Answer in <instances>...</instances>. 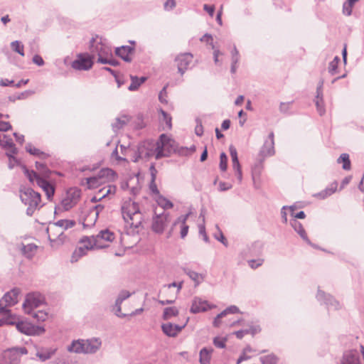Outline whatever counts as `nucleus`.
<instances>
[{
    "instance_id": "38",
    "label": "nucleus",
    "mask_w": 364,
    "mask_h": 364,
    "mask_svg": "<svg viewBox=\"0 0 364 364\" xmlns=\"http://www.w3.org/2000/svg\"><path fill=\"white\" fill-rule=\"evenodd\" d=\"M55 225L58 227L62 228L64 230L73 228L75 225V222L73 220H59Z\"/></svg>"
},
{
    "instance_id": "37",
    "label": "nucleus",
    "mask_w": 364,
    "mask_h": 364,
    "mask_svg": "<svg viewBox=\"0 0 364 364\" xmlns=\"http://www.w3.org/2000/svg\"><path fill=\"white\" fill-rule=\"evenodd\" d=\"M337 162L338 164L343 163L342 167L344 170L350 169V161L349 159V155L348 154H342L338 159Z\"/></svg>"
},
{
    "instance_id": "23",
    "label": "nucleus",
    "mask_w": 364,
    "mask_h": 364,
    "mask_svg": "<svg viewBox=\"0 0 364 364\" xmlns=\"http://www.w3.org/2000/svg\"><path fill=\"white\" fill-rule=\"evenodd\" d=\"M36 183L38 186L41 187L46 193L47 198L49 200H51L55 193L54 186L51 185L48 181L42 178H38Z\"/></svg>"
},
{
    "instance_id": "56",
    "label": "nucleus",
    "mask_w": 364,
    "mask_h": 364,
    "mask_svg": "<svg viewBox=\"0 0 364 364\" xmlns=\"http://www.w3.org/2000/svg\"><path fill=\"white\" fill-rule=\"evenodd\" d=\"M225 342H226V339L225 338H219V337H215L213 339V344L217 348H224L225 347Z\"/></svg>"
},
{
    "instance_id": "48",
    "label": "nucleus",
    "mask_w": 364,
    "mask_h": 364,
    "mask_svg": "<svg viewBox=\"0 0 364 364\" xmlns=\"http://www.w3.org/2000/svg\"><path fill=\"white\" fill-rule=\"evenodd\" d=\"M97 63L101 64H109L112 66H117L119 65L118 61L112 58V55L106 56L105 58H97Z\"/></svg>"
},
{
    "instance_id": "10",
    "label": "nucleus",
    "mask_w": 364,
    "mask_h": 364,
    "mask_svg": "<svg viewBox=\"0 0 364 364\" xmlns=\"http://www.w3.org/2000/svg\"><path fill=\"white\" fill-rule=\"evenodd\" d=\"M93 56L87 53H80L77 58L73 61L71 66L77 70H89L93 65Z\"/></svg>"
},
{
    "instance_id": "60",
    "label": "nucleus",
    "mask_w": 364,
    "mask_h": 364,
    "mask_svg": "<svg viewBox=\"0 0 364 364\" xmlns=\"http://www.w3.org/2000/svg\"><path fill=\"white\" fill-rule=\"evenodd\" d=\"M25 173L30 181L33 182L34 179L37 182V178H41L34 171H29L28 169H25Z\"/></svg>"
},
{
    "instance_id": "8",
    "label": "nucleus",
    "mask_w": 364,
    "mask_h": 364,
    "mask_svg": "<svg viewBox=\"0 0 364 364\" xmlns=\"http://www.w3.org/2000/svg\"><path fill=\"white\" fill-rule=\"evenodd\" d=\"M157 143L152 140H147L141 142L137 149V158L134 161H137L139 159H149L151 156H157Z\"/></svg>"
},
{
    "instance_id": "46",
    "label": "nucleus",
    "mask_w": 364,
    "mask_h": 364,
    "mask_svg": "<svg viewBox=\"0 0 364 364\" xmlns=\"http://www.w3.org/2000/svg\"><path fill=\"white\" fill-rule=\"evenodd\" d=\"M31 315H32L37 321H44L48 318V313L44 311H34V310H33Z\"/></svg>"
},
{
    "instance_id": "40",
    "label": "nucleus",
    "mask_w": 364,
    "mask_h": 364,
    "mask_svg": "<svg viewBox=\"0 0 364 364\" xmlns=\"http://www.w3.org/2000/svg\"><path fill=\"white\" fill-rule=\"evenodd\" d=\"M260 361L262 364H277L278 358L274 354H269L260 357Z\"/></svg>"
},
{
    "instance_id": "47",
    "label": "nucleus",
    "mask_w": 364,
    "mask_h": 364,
    "mask_svg": "<svg viewBox=\"0 0 364 364\" xmlns=\"http://www.w3.org/2000/svg\"><path fill=\"white\" fill-rule=\"evenodd\" d=\"M339 60H340L339 57L336 56L333 58V60L330 62L329 65H328V72L331 75H333L336 73Z\"/></svg>"
},
{
    "instance_id": "24",
    "label": "nucleus",
    "mask_w": 364,
    "mask_h": 364,
    "mask_svg": "<svg viewBox=\"0 0 364 364\" xmlns=\"http://www.w3.org/2000/svg\"><path fill=\"white\" fill-rule=\"evenodd\" d=\"M290 224L294 230L299 235V236L309 245L315 247L309 240L307 234L303 228L301 223L297 221L296 219H292L290 221Z\"/></svg>"
},
{
    "instance_id": "51",
    "label": "nucleus",
    "mask_w": 364,
    "mask_h": 364,
    "mask_svg": "<svg viewBox=\"0 0 364 364\" xmlns=\"http://www.w3.org/2000/svg\"><path fill=\"white\" fill-rule=\"evenodd\" d=\"M220 169L222 171H225L228 168V156L225 153L222 152L220 155Z\"/></svg>"
},
{
    "instance_id": "39",
    "label": "nucleus",
    "mask_w": 364,
    "mask_h": 364,
    "mask_svg": "<svg viewBox=\"0 0 364 364\" xmlns=\"http://www.w3.org/2000/svg\"><path fill=\"white\" fill-rule=\"evenodd\" d=\"M87 250H89V249H87L83 245L78 247L73 254L72 262L77 261L78 258L86 255Z\"/></svg>"
},
{
    "instance_id": "7",
    "label": "nucleus",
    "mask_w": 364,
    "mask_h": 364,
    "mask_svg": "<svg viewBox=\"0 0 364 364\" xmlns=\"http://www.w3.org/2000/svg\"><path fill=\"white\" fill-rule=\"evenodd\" d=\"M45 302L44 296L39 292L28 293L23 304V309L27 314H32L34 309L38 308Z\"/></svg>"
},
{
    "instance_id": "29",
    "label": "nucleus",
    "mask_w": 364,
    "mask_h": 364,
    "mask_svg": "<svg viewBox=\"0 0 364 364\" xmlns=\"http://www.w3.org/2000/svg\"><path fill=\"white\" fill-rule=\"evenodd\" d=\"M129 119L130 118L127 115H122L116 118L115 122L112 124L114 132H117L123 128L129 122Z\"/></svg>"
},
{
    "instance_id": "18",
    "label": "nucleus",
    "mask_w": 364,
    "mask_h": 364,
    "mask_svg": "<svg viewBox=\"0 0 364 364\" xmlns=\"http://www.w3.org/2000/svg\"><path fill=\"white\" fill-rule=\"evenodd\" d=\"M85 344L84 350L85 354H94L97 353L102 346V341L99 338H92L90 339H83Z\"/></svg>"
},
{
    "instance_id": "52",
    "label": "nucleus",
    "mask_w": 364,
    "mask_h": 364,
    "mask_svg": "<svg viewBox=\"0 0 364 364\" xmlns=\"http://www.w3.org/2000/svg\"><path fill=\"white\" fill-rule=\"evenodd\" d=\"M240 309L237 306L232 305L228 308H226L225 310H223L220 313V316H226L228 314H237L240 313Z\"/></svg>"
},
{
    "instance_id": "50",
    "label": "nucleus",
    "mask_w": 364,
    "mask_h": 364,
    "mask_svg": "<svg viewBox=\"0 0 364 364\" xmlns=\"http://www.w3.org/2000/svg\"><path fill=\"white\" fill-rule=\"evenodd\" d=\"M287 209H289V211H290V213L291 215H294V207L293 205L291 206H283L282 210H281V215H282V221L284 223H287V211L286 210Z\"/></svg>"
},
{
    "instance_id": "62",
    "label": "nucleus",
    "mask_w": 364,
    "mask_h": 364,
    "mask_svg": "<svg viewBox=\"0 0 364 364\" xmlns=\"http://www.w3.org/2000/svg\"><path fill=\"white\" fill-rule=\"evenodd\" d=\"M105 209V205L102 204L96 205L92 208H90L89 210L91 212H94V214H95L96 216H99V214L103 211Z\"/></svg>"
},
{
    "instance_id": "12",
    "label": "nucleus",
    "mask_w": 364,
    "mask_h": 364,
    "mask_svg": "<svg viewBox=\"0 0 364 364\" xmlns=\"http://www.w3.org/2000/svg\"><path fill=\"white\" fill-rule=\"evenodd\" d=\"M316 299L318 301L323 302L328 311L337 310L341 308V304L337 300L320 289L318 290Z\"/></svg>"
},
{
    "instance_id": "53",
    "label": "nucleus",
    "mask_w": 364,
    "mask_h": 364,
    "mask_svg": "<svg viewBox=\"0 0 364 364\" xmlns=\"http://www.w3.org/2000/svg\"><path fill=\"white\" fill-rule=\"evenodd\" d=\"M332 194V191L329 190V188L327 187L322 191L315 194L314 196L318 198L319 199H325L327 197L331 196Z\"/></svg>"
},
{
    "instance_id": "31",
    "label": "nucleus",
    "mask_w": 364,
    "mask_h": 364,
    "mask_svg": "<svg viewBox=\"0 0 364 364\" xmlns=\"http://www.w3.org/2000/svg\"><path fill=\"white\" fill-rule=\"evenodd\" d=\"M4 314L5 316L0 319V326H3L4 325H12L16 326L17 322L20 321L19 318L11 315L10 311Z\"/></svg>"
},
{
    "instance_id": "45",
    "label": "nucleus",
    "mask_w": 364,
    "mask_h": 364,
    "mask_svg": "<svg viewBox=\"0 0 364 364\" xmlns=\"http://www.w3.org/2000/svg\"><path fill=\"white\" fill-rule=\"evenodd\" d=\"M293 104V101L287 102H281L279 105V112L284 114H291V105Z\"/></svg>"
},
{
    "instance_id": "3",
    "label": "nucleus",
    "mask_w": 364,
    "mask_h": 364,
    "mask_svg": "<svg viewBox=\"0 0 364 364\" xmlns=\"http://www.w3.org/2000/svg\"><path fill=\"white\" fill-rule=\"evenodd\" d=\"M90 55H96L98 58H105L106 56H112V48L105 39L96 35L93 36L89 42Z\"/></svg>"
},
{
    "instance_id": "9",
    "label": "nucleus",
    "mask_w": 364,
    "mask_h": 364,
    "mask_svg": "<svg viewBox=\"0 0 364 364\" xmlns=\"http://www.w3.org/2000/svg\"><path fill=\"white\" fill-rule=\"evenodd\" d=\"M19 293L20 290L14 288L4 294L0 299V313L7 314L10 311L8 308L17 304Z\"/></svg>"
},
{
    "instance_id": "6",
    "label": "nucleus",
    "mask_w": 364,
    "mask_h": 364,
    "mask_svg": "<svg viewBox=\"0 0 364 364\" xmlns=\"http://www.w3.org/2000/svg\"><path fill=\"white\" fill-rule=\"evenodd\" d=\"M81 197V191L77 188L68 189L60 201V207L68 211L75 206Z\"/></svg>"
},
{
    "instance_id": "1",
    "label": "nucleus",
    "mask_w": 364,
    "mask_h": 364,
    "mask_svg": "<svg viewBox=\"0 0 364 364\" xmlns=\"http://www.w3.org/2000/svg\"><path fill=\"white\" fill-rule=\"evenodd\" d=\"M121 209L123 219L127 225L136 229L141 225L143 215L138 203L129 199L123 203Z\"/></svg>"
},
{
    "instance_id": "4",
    "label": "nucleus",
    "mask_w": 364,
    "mask_h": 364,
    "mask_svg": "<svg viewBox=\"0 0 364 364\" xmlns=\"http://www.w3.org/2000/svg\"><path fill=\"white\" fill-rule=\"evenodd\" d=\"M27 353L28 350L23 346L8 348L0 354V364H19L21 355Z\"/></svg>"
},
{
    "instance_id": "20",
    "label": "nucleus",
    "mask_w": 364,
    "mask_h": 364,
    "mask_svg": "<svg viewBox=\"0 0 364 364\" xmlns=\"http://www.w3.org/2000/svg\"><path fill=\"white\" fill-rule=\"evenodd\" d=\"M134 47L122 46L115 49V54L125 62L130 63L132 60L130 55L134 53Z\"/></svg>"
},
{
    "instance_id": "49",
    "label": "nucleus",
    "mask_w": 364,
    "mask_h": 364,
    "mask_svg": "<svg viewBox=\"0 0 364 364\" xmlns=\"http://www.w3.org/2000/svg\"><path fill=\"white\" fill-rule=\"evenodd\" d=\"M99 175H100V177L106 176L108 179H110V180H113L116 176L115 172L110 168L102 169L100 171Z\"/></svg>"
},
{
    "instance_id": "30",
    "label": "nucleus",
    "mask_w": 364,
    "mask_h": 364,
    "mask_svg": "<svg viewBox=\"0 0 364 364\" xmlns=\"http://www.w3.org/2000/svg\"><path fill=\"white\" fill-rule=\"evenodd\" d=\"M0 144L4 149H9L13 154H16L17 151L14 147L12 139L6 135L4 134L3 136H0Z\"/></svg>"
},
{
    "instance_id": "33",
    "label": "nucleus",
    "mask_w": 364,
    "mask_h": 364,
    "mask_svg": "<svg viewBox=\"0 0 364 364\" xmlns=\"http://www.w3.org/2000/svg\"><path fill=\"white\" fill-rule=\"evenodd\" d=\"M80 242L87 248L89 250L93 249V248H97L100 249L97 245V240L95 238V235H92L91 237H84L80 240Z\"/></svg>"
},
{
    "instance_id": "54",
    "label": "nucleus",
    "mask_w": 364,
    "mask_h": 364,
    "mask_svg": "<svg viewBox=\"0 0 364 364\" xmlns=\"http://www.w3.org/2000/svg\"><path fill=\"white\" fill-rule=\"evenodd\" d=\"M199 218H202L203 223L198 225V230H199V234L203 235L205 234V213L204 211L202 210Z\"/></svg>"
},
{
    "instance_id": "2",
    "label": "nucleus",
    "mask_w": 364,
    "mask_h": 364,
    "mask_svg": "<svg viewBox=\"0 0 364 364\" xmlns=\"http://www.w3.org/2000/svg\"><path fill=\"white\" fill-rule=\"evenodd\" d=\"M20 197L22 203L28 206L26 214L29 216H32L37 209L43 206V205H41L40 193L34 191L31 188H25L21 190Z\"/></svg>"
},
{
    "instance_id": "55",
    "label": "nucleus",
    "mask_w": 364,
    "mask_h": 364,
    "mask_svg": "<svg viewBox=\"0 0 364 364\" xmlns=\"http://www.w3.org/2000/svg\"><path fill=\"white\" fill-rule=\"evenodd\" d=\"M36 168L46 175H48L50 172L46 165L41 162L36 161Z\"/></svg>"
},
{
    "instance_id": "26",
    "label": "nucleus",
    "mask_w": 364,
    "mask_h": 364,
    "mask_svg": "<svg viewBox=\"0 0 364 364\" xmlns=\"http://www.w3.org/2000/svg\"><path fill=\"white\" fill-rule=\"evenodd\" d=\"M184 273L187 274L189 278L195 282V286L199 285L205 279V275L198 273L188 267L183 269Z\"/></svg>"
},
{
    "instance_id": "34",
    "label": "nucleus",
    "mask_w": 364,
    "mask_h": 364,
    "mask_svg": "<svg viewBox=\"0 0 364 364\" xmlns=\"http://www.w3.org/2000/svg\"><path fill=\"white\" fill-rule=\"evenodd\" d=\"M212 348H203L200 351V362L201 364H208L210 360V355L213 352Z\"/></svg>"
},
{
    "instance_id": "13",
    "label": "nucleus",
    "mask_w": 364,
    "mask_h": 364,
    "mask_svg": "<svg viewBox=\"0 0 364 364\" xmlns=\"http://www.w3.org/2000/svg\"><path fill=\"white\" fill-rule=\"evenodd\" d=\"M193 56L190 53H181L176 57L175 62L178 71L181 75L188 69L190 64L193 61Z\"/></svg>"
},
{
    "instance_id": "42",
    "label": "nucleus",
    "mask_w": 364,
    "mask_h": 364,
    "mask_svg": "<svg viewBox=\"0 0 364 364\" xmlns=\"http://www.w3.org/2000/svg\"><path fill=\"white\" fill-rule=\"evenodd\" d=\"M157 203L164 209H169L173 208V204L169 200L166 199L164 196L159 195Z\"/></svg>"
},
{
    "instance_id": "35",
    "label": "nucleus",
    "mask_w": 364,
    "mask_h": 364,
    "mask_svg": "<svg viewBox=\"0 0 364 364\" xmlns=\"http://www.w3.org/2000/svg\"><path fill=\"white\" fill-rule=\"evenodd\" d=\"M26 150L30 154L38 156L41 159H44L47 156L44 152H43L40 149L34 147L31 144H26Z\"/></svg>"
},
{
    "instance_id": "58",
    "label": "nucleus",
    "mask_w": 364,
    "mask_h": 364,
    "mask_svg": "<svg viewBox=\"0 0 364 364\" xmlns=\"http://www.w3.org/2000/svg\"><path fill=\"white\" fill-rule=\"evenodd\" d=\"M166 89H167V85H166L163 87V89L160 91L159 95V101L164 104H167V102H168L166 99V97L167 96Z\"/></svg>"
},
{
    "instance_id": "11",
    "label": "nucleus",
    "mask_w": 364,
    "mask_h": 364,
    "mask_svg": "<svg viewBox=\"0 0 364 364\" xmlns=\"http://www.w3.org/2000/svg\"><path fill=\"white\" fill-rule=\"evenodd\" d=\"M16 329L27 336H40L45 332L43 326H35L26 321H19L16 323Z\"/></svg>"
},
{
    "instance_id": "21",
    "label": "nucleus",
    "mask_w": 364,
    "mask_h": 364,
    "mask_svg": "<svg viewBox=\"0 0 364 364\" xmlns=\"http://www.w3.org/2000/svg\"><path fill=\"white\" fill-rule=\"evenodd\" d=\"M186 324L179 326L171 323H164L161 326L162 331L164 334L169 337H175L185 327Z\"/></svg>"
},
{
    "instance_id": "63",
    "label": "nucleus",
    "mask_w": 364,
    "mask_h": 364,
    "mask_svg": "<svg viewBox=\"0 0 364 364\" xmlns=\"http://www.w3.org/2000/svg\"><path fill=\"white\" fill-rule=\"evenodd\" d=\"M353 6V5L350 4L348 2L346 1L343 6V13L347 16L351 15Z\"/></svg>"
},
{
    "instance_id": "5",
    "label": "nucleus",
    "mask_w": 364,
    "mask_h": 364,
    "mask_svg": "<svg viewBox=\"0 0 364 364\" xmlns=\"http://www.w3.org/2000/svg\"><path fill=\"white\" fill-rule=\"evenodd\" d=\"M157 143L156 159L168 156L172 151H176V141L168 136L162 134Z\"/></svg>"
},
{
    "instance_id": "17",
    "label": "nucleus",
    "mask_w": 364,
    "mask_h": 364,
    "mask_svg": "<svg viewBox=\"0 0 364 364\" xmlns=\"http://www.w3.org/2000/svg\"><path fill=\"white\" fill-rule=\"evenodd\" d=\"M337 364H361L358 351L355 349L345 351Z\"/></svg>"
},
{
    "instance_id": "44",
    "label": "nucleus",
    "mask_w": 364,
    "mask_h": 364,
    "mask_svg": "<svg viewBox=\"0 0 364 364\" xmlns=\"http://www.w3.org/2000/svg\"><path fill=\"white\" fill-rule=\"evenodd\" d=\"M11 49L18 53L21 56H24V47L23 45L18 41H14L11 43Z\"/></svg>"
},
{
    "instance_id": "57",
    "label": "nucleus",
    "mask_w": 364,
    "mask_h": 364,
    "mask_svg": "<svg viewBox=\"0 0 364 364\" xmlns=\"http://www.w3.org/2000/svg\"><path fill=\"white\" fill-rule=\"evenodd\" d=\"M264 262L263 259H250L248 261V264L252 269H256L260 267Z\"/></svg>"
},
{
    "instance_id": "25",
    "label": "nucleus",
    "mask_w": 364,
    "mask_h": 364,
    "mask_svg": "<svg viewBox=\"0 0 364 364\" xmlns=\"http://www.w3.org/2000/svg\"><path fill=\"white\" fill-rule=\"evenodd\" d=\"M275 154L274 151V141H268L266 140L264 145L261 148L259 155L263 157L272 156Z\"/></svg>"
},
{
    "instance_id": "43",
    "label": "nucleus",
    "mask_w": 364,
    "mask_h": 364,
    "mask_svg": "<svg viewBox=\"0 0 364 364\" xmlns=\"http://www.w3.org/2000/svg\"><path fill=\"white\" fill-rule=\"evenodd\" d=\"M315 104H316V109H317V112H318V114L321 116L324 114L326 110H325V107H324L323 96H319V97L316 96V100H315Z\"/></svg>"
},
{
    "instance_id": "36",
    "label": "nucleus",
    "mask_w": 364,
    "mask_h": 364,
    "mask_svg": "<svg viewBox=\"0 0 364 364\" xmlns=\"http://www.w3.org/2000/svg\"><path fill=\"white\" fill-rule=\"evenodd\" d=\"M178 314V310L176 307H167L164 310L163 318L164 320L170 319L171 318L176 316Z\"/></svg>"
},
{
    "instance_id": "59",
    "label": "nucleus",
    "mask_w": 364,
    "mask_h": 364,
    "mask_svg": "<svg viewBox=\"0 0 364 364\" xmlns=\"http://www.w3.org/2000/svg\"><path fill=\"white\" fill-rule=\"evenodd\" d=\"M131 296V294L126 290H123L120 291V293L118 295V297L117 299L118 300L119 303H122L125 299H128Z\"/></svg>"
},
{
    "instance_id": "61",
    "label": "nucleus",
    "mask_w": 364,
    "mask_h": 364,
    "mask_svg": "<svg viewBox=\"0 0 364 364\" xmlns=\"http://www.w3.org/2000/svg\"><path fill=\"white\" fill-rule=\"evenodd\" d=\"M160 112L161 113V114L163 116V119L165 121L168 128L171 129V116L168 113H166L165 111H164L163 109H160Z\"/></svg>"
},
{
    "instance_id": "27",
    "label": "nucleus",
    "mask_w": 364,
    "mask_h": 364,
    "mask_svg": "<svg viewBox=\"0 0 364 364\" xmlns=\"http://www.w3.org/2000/svg\"><path fill=\"white\" fill-rule=\"evenodd\" d=\"M82 341L83 339L73 341L72 343L68 346V350L71 353L85 354V350H84L85 344Z\"/></svg>"
},
{
    "instance_id": "22",
    "label": "nucleus",
    "mask_w": 364,
    "mask_h": 364,
    "mask_svg": "<svg viewBox=\"0 0 364 364\" xmlns=\"http://www.w3.org/2000/svg\"><path fill=\"white\" fill-rule=\"evenodd\" d=\"M210 309V306L207 301L202 300L200 298H195L192 302L191 307V312L193 314H198L203 311H206Z\"/></svg>"
},
{
    "instance_id": "15",
    "label": "nucleus",
    "mask_w": 364,
    "mask_h": 364,
    "mask_svg": "<svg viewBox=\"0 0 364 364\" xmlns=\"http://www.w3.org/2000/svg\"><path fill=\"white\" fill-rule=\"evenodd\" d=\"M95 236L97 240V245L100 249L107 247L108 245L105 242H112L115 238L114 232L107 229L101 230Z\"/></svg>"
},
{
    "instance_id": "64",
    "label": "nucleus",
    "mask_w": 364,
    "mask_h": 364,
    "mask_svg": "<svg viewBox=\"0 0 364 364\" xmlns=\"http://www.w3.org/2000/svg\"><path fill=\"white\" fill-rule=\"evenodd\" d=\"M176 6L175 0H166L164 4V9L166 11H171Z\"/></svg>"
},
{
    "instance_id": "41",
    "label": "nucleus",
    "mask_w": 364,
    "mask_h": 364,
    "mask_svg": "<svg viewBox=\"0 0 364 364\" xmlns=\"http://www.w3.org/2000/svg\"><path fill=\"white\" fill-rule=\"evenodd\" d=\"M37 246L34 244H28L27 245H24L22 248L23 253L27 257H32L34 252L36 250Z\"/></svg>"
},
{
    "instance_id": "28",
    "label": "nucleus",
    "mask_w": 364,
    "mask_h": 364,
    "mask_svg": "<svg viewBox=\"0 0 364 364\" xmlns=\"http://www.w3.org/2000/svg\"><path fill=\"white\" fill-rule=\"evenodd\" d=\"M97 218L98 217L94 214V212L89 210L85 215L82 216L81 220L84 228H90L95 224Z\"/></svg>"
},
{
    "instance_id": "32",
    "label": "nucleus",
    "mask_w": 364,
    "mask_h": 364,
    "mask_svg": "<svg viewBox=\"0 0 364 364\" xmlns=\"http://www.w3.org/2000/svg\"><path fill=\"white\" fill-rule=\"evenodd\" d=\"M131 77V84L128 87L129 91H136L140 87L141 84H143L146 80V77H138L136 76L130 75Z\"/></svg>"
},
{
    "instance_id": "19",
    "label": "nucleus",
    "mask_w": 364,
    "mask_h": 364,
    "mask_svg": "<svg viewBox=\"0 0 364 364\" xmlns=\"http://www.w3.org/2000/svg\"><path fill=\"white\" fill-rule=\"evenodd\" d=\"M36 355L41 362L50 359L57 352L56 348L36 347Z\"/></svg>"
},
{
    "instance_id": "16",
    "label": "nucleus",
    "mask_w": 364,
    "mask_h": 364,
    "mask_svg": "<svg viewBox=\"0 0 364 364\" xmlns=\"http://www.w3.org/2000/svg\"><path fill=\"white\" fill-rule=\"evenodd\" d=\"M191 212H188L186 215H182L179 216L173 223L171 231L173 230L177 226L180 228V235L181 238H185L188 232L189 227L186 224V221L188 217L191 215Z\"/></svg>"
},
{
    "instance_id": "14",
    "label": "nucleus",
    "mask_w": 364,
    "mask_h": 364,
    "mask_svg": "<svg viewBox=\"0 0 364 364\" xmlns=\"http://www.w3.org/2000/svg\"><path fill=\"white\" fill-rule=\"evenodd\" d=\"M169 213L163 212L153 218L151 228L156 233H162L169 220Z\"/></svg>"
}]
</instances>
